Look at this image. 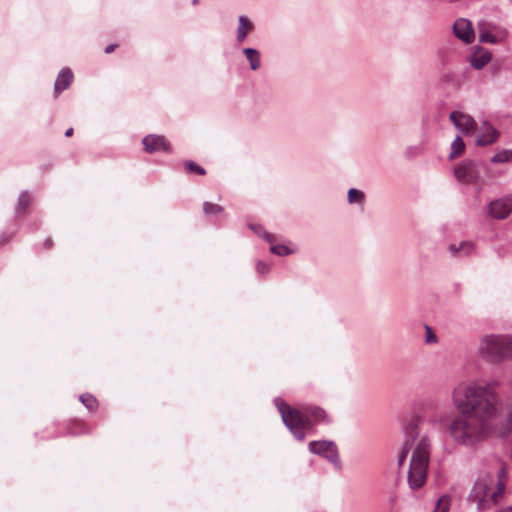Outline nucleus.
<instances>
[{"mask_svg": "<svg viewBox=\"0 0 512 512\" xmlns=\"http://www.w3.org/2000/svg\"><path fill=\"white\" fill-rule=\"evenodd\" d=\"M451 506V498L449 495H442L437 503L433 512H448Z\"/></svg>", "mask_w": 512, "mask_h": 512, "instance_id": "obj_23", "label": "nucleus"}, {"mask_svg": "<svg viewBox=\"0 0 512 512\" xmlns=\"http://www.w3.org/2000/svg\"><path fill=\"white\" fill-rule=\"evenodd\" d=\"M491 59V52L478 46L475 51L468 56L467 61L473 69L482 70Z\"/></svg>", "mask_w": 512, "mask_h": 512, "instance_id": "obj_14", "label": "nucleus"}, {"mask_svg": "<svg viewBox=\"0 0 512 512\" xmlns=\"http://www.w3.org/2000/svg\"><path fill=\"white\" fill-rule=\"evenodd\" d=\"M448 250L454 257H461L462 256V243L457 244H450L448 246Z\"/></svg>", "mask_w": 512, "mask_h": 512, "instance_id": "obj_29", "label": "nucleus"}, {"mask_svg": "<svg viewBox=\"0 0 512 512\" xmlns=\"http://www.w3.org/2000/svg\"><path fill=\"white\" fill-rule=\"evenodd\" d=\"M184 166H185L186 170H188L189 172H193V173H196L198 175H205L206 174L205 169L203 167H201L200 165L196 164L193 161H186L184 163Z\"/></svg>", "mask_w": 512, "mask_h": 512, "instance_id": "obj_27", "label": "nucleus"}, {"mask_svg": "<svg viewBox=\"0 0 512 512\" xmlns=\"http://www.w3.org/2000/svg\"><path fill=\"white\" fill-rule=\"evenodd\" d=\"M142 143L144 145V150L148 153L159 151L171 152L169 143L160 135H147L143 138Z\"/></svg>", "mask_w": 512, "mask_h": 512, "instance_id": "obj_13", "label": "nucleus"}, {"mask_svg": "<svg viewBox=\"0 0 512 512\" xmlns=\"http://www.w3.org/2000/svg\"><path fill=\"white\" fill-rule=\"evenodd\" d=\"M490 161L492 163H506V162H512V150H501L497 153H495Z\"/></svg>", "mask_w": 512, "mask_h": 512, "instance_id": "obj_21", "label": "nucleus"}, {"mask_svg": "<svg viewBox=\"0 0 512 512\" xmlns=\"http://www.w3.org/2000/svg\"><path fill=\"white\" fill-rule=\"evenodd\" d=\"M483 169L484 165L482 162L466 159L455 167L454 176L461 183H478Z\"/></svg>", "mask_w": 512, "mask_h": 512, "instance_id": "obj_7", "label": "nucleus"}, {"mask_svg": "<svg viewBox=\"0 0 512 512\" xmlns=\"http://www.w3.org/2000/svg\"><path fill=\"white\" fill-rule=\"evenodd\" d=\"M462 256H468L474 251V244L470 241H462Z\"/></svg>", "mask_w": 512, "mask_h": 512, "instance_id": "obj_30", "label": "nucleus"}, {"mask_svg": "<svg viewBox=\"0 0 512 512\" xmlns=\"http://www.w3.org/2000/svg\"><path fill=\"white\" fill-rule=\"evenodd\" d=\"M73 134V128H68L65 132L66 137H70Z\"/></svg>", "mask_w": 512, "mask_h": 512, "instance_id": "obj_36", "label": "nucleus"}, {"mask_svg": "<svg viewBox=\"0 0 512 512\" xmlns=\"http://www.w3.org/2000/svg\"><path fill=\"white\" fill-rule=\"evenodd\" d=\"M509 1H510V3L512 4V0H509Z\"/></svg>", "mask_w": 512, "mask_h": 512, "instance_id": "obj_40", "label": "nucleus"}, {"mask_svg": "<svg viewBox=\"0 0 512 512\" xmlns=\"http://www.w3.org/2000/svg\"><path fill=\"white\" fill-rule=\"evenodd\" d=\"M249 228L259 237L263 238L265 241L272 243L273 236L267 232L262 225L259 224H250Z\"/></svg>", "mask_w": 512, "mask_h": 512, "instance_id": "obj_22", "label": "nucleus"}, {"mask_svg": "<svg viewBox=\"0 0 512 512\" xmlns=\"http://www.w3.org/2000/svg\"><path fill=\"white\" fill-rule=\"evenodd\" d=\"M270 251L278 256H287L292 253L291 249L283 244L271 245Z\"/></svg>", "mask_w": 512, "mask_h": 512, "instance_id": "obj_26", "label": "nucleus"}, {"mask_svg": "<svg viewBox=\"0 0 512 512\" xmlns=\"http://www.w3.org/2000/svg\"><path fill=\"white\" fill-rule=\"evenodd\" d=\"M425 341L428 344L437 343L438 338L429 325H425Z\"/></svg>", "mask_w": 512, "mask_h": 512, "instance_id": "obj_28", "label": "nucleus"}, {"mask_svg": "<svg viewBox=\"0 0 512 512\" xmlns=\"http://www.w3.org/2000/svg\"><path fill=\"white\" fill-rule=\"evenodd\" d=\"M256 268L260 274H266L270 270V266L263 261H258Z\"/></svg>", "mask_w": 512, "mask_h": 512, "instance_id": "obj_31", "label": "nucleus"}, {"mask_svg": "<svg viewBox=\"0 0 512 512\" xmlns=\"http://www.w3.org/2000/svg\"><path fill=\"white\" fill-rule=\"evenodd\" d=\"M452 400L459 414L449 424L453 441L473 447L487 436V422L498 415L494 384L487 382L461 383L454 388Z\"/></svg>", "mask_w": 512, "mask_h": 512, "instance_id": "obj_1", "label": "nucleus"}, {"mask_svg": "<svg viewBox=\"0 0 512 512\" xmlns=\"http://www.w3.org/2000/svg\"><path fill=\"white\" fill-rule=\"evenodd\" d=\"M203 211L207 215H209V214H218V213H221L223 211V207L218 205V204H214V203L205 201L203 203Z\"/></svg>", "mask_w": 512, "mask_h": 512, "instance_id": "obj_25", "label": "nucleus"}, {"mask_svg": "<svg viewBox=\"0 0 512 512\" xmlns=\"http://www.w3.org/2000/svg\"><path fill=\"white\" fill-rule=\"evenodd\" d=\"M79 400L89 410H94L97 407V399L89 393L80 395Z\"/></svg>", "mask_w": 512, "mask_h": 512, "instance_id": "obj_24", "label": "nucleus"}, {"mask_svg": "<svg viewBox=\"0 0 512 512\" xmlns=\"http://www.w3.org/2000/svg\"><path fill=\"white\" fill-rule=\"evenodd\" d=\"M478 133L475 139V145L478 147H486L494 144L499 138V131L487 120L481 122L477 129Z\"/></svg>", "mask_w": 512, "mask_h": 512, "instance_id": "obj_11", "label": "nucleus"}, {"mask_svg": "<svg viewBox=\"0 0 512 512\" xmlns=\"http://www.w3.org/2000/svg\"><path fill=\"white\" fill-rule=\"evenodd\" d=\"M365 199V194L363 191L358 190L356 188H350L347 194V200L349 204H362Z\"/></svg>", "mask_w": 512, "mask_h": 512, "instance_id": "obj_20", "label": "nucleus"}, {"mask_svg": "<svg viewBox=\"0 0 512 512\" xmlns=\"http://www.w3.org/2000/svg\"><path fill=\"white\" fill-rule=\"evenodd\" d=\"M73 80V73L69 68H63L58 74L54 84V94L58 96L62 91L67 89Z\"/></svg>", "mask_w": 512, "mask_h": 512, "instance_id": "obj_15", "label": "nucleus"}, {"mask_svg": "<svg viewBox=\"0 0 512 512\" xmlns=\"http://www.w3.org/2000/svg\"><path fill=\"white\" fill-rule=\"evenodd\" d=\"M404 440L398 456L401 467L411 452L407 481L412 490L420 489L427 480L431 457V439L423 433L416 421H410L403 428Z\"/></svg>", "mask_w": 512, "mask_h": 512, "instance_id": "obj_2", "label": "nucleus"}, {"mask_svg": "<svg viewBox=\"0 0 512 512\" xmlns=\"http://www.w3.org/2000/svg\"><path fill=\"white\" fill-rule=\"evenodd\" d=\"M53 242H52V239L51 238H46L43 242V246L46 248V249H49L51 246H52Z\"/></svg>", "mask_w": 512, "mask_h": 512, "instance_id": "obj_34", "label": "nucleus"}, {"mask_svg": "<svg viewBox=\"0 0 512 512\" xmlns=\"http://www.w3.org/2000/svg\"><path fill=\"white\" fill-rule=\"evenodd\" d=\"M512 212V195L504 196L488 204V215L492 219L503 220Z\"/></svg>", "mask_w": 512, "mask_h": 512, "instance_id": "obj_9", "label": "nucleus"}, {"mask_svg": "<svg viewBox=\"0 0 512 512\" xmlns=\"http://www.w3.org/2000/svg\"><path fill=\"white\" fill-rule=\"evenodd\" d=\"M198 3V0H192V4L196 5Z\"/></svg>", "mask_w": 512, "mask_h": 512, "instance_id": "obj_39", "label": "nucleus"}, {"mask_svg": "<svg viewBox=\"0 0 512 512\" xmlns=\"http://www.w3.org/2000/svg\"><path fill=\"white\" fill-rule=\"evenodd\" d=\"M441 421H442V417H440L439 419L436 417L431 419V422H433V423H437V422H441Z\"/></svg>", "mask_w": 512, "mask_h": 512, "instance_id": "obj_38", "label": "nucleus"}, {"mask_svg": "<svg viewBox=\"0 0 512 512\" xmlns=\"http://www.w3.org/2000/svg\"><path fill=\"white\" fill-rule=\"evenodd\" d=\"M477 31L480 43L492 45L504 43L509 35L506 27L484 19L477 23Z\"/></svg>", "mask_w": 512, "mask_h": 512, "instance_id": "obj_6", "label": "nucleus"}, {"mask_svg": "<svg viewBox=\"0 0 512 512\" xmlns=\"http://www.w3.org/2000/svg\"><path fill=\"white\" fill-rule=\"evenodd\" d=\"M243 54L246 56V59L249 62V66L251 70L256 71L261 66V57L260 53L255 48H244Z\"/></svg>", "mask_w": 512, "mask_h": 512, "instance_id": "obj_17", "label": "nucleus"}, {"mask_svg": "<svg viewBox=\"0 0 512 512\" xmlns=\"http://www.w3.org/2000/svg\"><path fill=\"white\" fill-rule=\"evenodd\" d=\"M116 46H117L116 44H110V45H108V46L105 48V53H107V54H108V53H111L112 51H114V49H115V47H116Z\"/></svg>", "mask_w": 512, "mask_h": 512, "instance_id": "obj_35", "label": "nucleus"}, {"mask_svg": "<svg viewBox=\"0 0 512 512\" xmlns=\"http://www.w3.org/2000/svg\"><path fill=\"white\" fill-rule=\"evenodd\" d=\"M507 422V432H510L512 430V412L507 416L506 418Z\"/></svg>", "mask_w": 512, "mask_h": 512, "instance_id": "obj_33", "label": "nucleus"}, {"mask_svg": "<svg viewBox=\"0 0 512 512\" xmlns=\"http://www.w3.org/2000/svg\"><path fill=\"white\" fill-rule=\"evenodd\" d=\"M13 236H14L13 234H9V235L1 234L0 235V244L3 245V244L10 242L12 240Z\"/></svg>", "mask_w": 512, "mask_h": 512, "instance_id": "obj_32", "label": "nucleus"}, {"mask_svg": "<svg viewBox=\"0 0 512 512\" xmlns=\"http://www.w3.org/2000/svg\"><path fill=\"white\" fill-rule=\"evenodd\" d=\"M454 35L466 44H470L475 39V30L470 20L459 18L453 25Z\"/></svg>", "mask_w": 512, "mask_h": 512, "instance_id": "obj_12", "label": "nucleus"}, {"mask_svg": "<svg viewBox=\"0 0 512 512\" xmlns=\"http://www.w3.org/2000/svg\"><path fill=\"white\" fill-rule=\"evenodd\" d=\"M479 354L487 362L498 364L512 360V337L502 334H488L479 342Z\"/></svg>", "mask_w": 512, "mask_h": 512, "instance_id": "obj_4", "label": "nucleus"}, {"mask_svg": "<svg viewBox=\"0 0 512 512\" xmlns=\"http://www.w3.org/2000/svg\"><path fill=\"white\" fill-rule=\"evenodd\" d=\"M465 151V142L460 136H456V138L452 141L450 147L449 159H455L461 156Z\"/></svg>", "mask_w": 512, "mask_h": 512, "instance_id": "obj_18", "label": "nucleus"}, {"mask_svg": "<svg viewBox=\"0 0 512 512\" xmlns=\"http://www.w3.org/2000/svg\"><path fill=\"white\" fill-rule=\"evenodd\" d=\"M274 404L281 415L282 422L298 441H303L306 432L313 431L316 424L331 422L326 411L317 406H304L297 409L288 405L280 397L274 399Z\"/></svg>", "mask_w": 512, "mask_h": 512, "instance_id": "obj_3", "label": "nucleus"}, {"mask_svg": "<svg viewBox=\"0 0 512 512\" xmlns=\"http://www.w3.org/2000/svg\"><path fill=\"white\" fill-rule=\"evenodd\" d=\"M493 480L490 477H479L469 495L468 501L476 503L477 511L482 512L498 504L499 497L504 494L505 484L499 482L496 490H492Z\"/></svg>", "mask_w": 512, "mask_h": 512, "instance_id": "obj_5", "label": "nucleus"}, {"mask_svg": "<svg viewBox=\"0 0 512 512\" xmlns=\"http://www.w3.org/2000/svg\"><path fill=\"white\" fill-rule=\"evenodd\" d=\"M254 28L253 23L248 19L246 16H239L238 18V28H237V35L236 39L239 43L243 42L248 33L252 31Z\"/></svg>", "mask_w": 512, "mask_h": 512, "instance_id": "obj_16", "label": "nucleus"}, {"mask_svg": "<svg viewBox=\"0 0 512 512\" xmlns=\"http://www.w3.org/2000/svg\"><path fill=\"white\" fill-rule=\"evenodd\" d=\"M30 203H31V198H30L28 192L21 191L18 196L17 204L15 207L16 214L20 215L21 213H23L25 211V209L30 205Z\"/></svg>", "mask_w": 512, "mask_h": 512, "instance_id": "obj_19", "label": "nucleus"}, {"mask_svg": "<svg viewBox=\"0 0 512 512\" xmlns=\"http://www.w3.org/2000/svg\"><path fill=\"white\" fill-rule=\"evenodd\" d=\"M309 451L326 458L335 467H341V461L336 444L333 441L318 440L309 443Z\"/></svg>", "mask_w": 512, "mask_h": 512, "instance_id": "obj_8", "label": "nucleus"}, {"mask_svg": "<svg viewBox=\"0 0 512 512\" xmlns=\"http://www.w3.org/2000/svg\"><path fill=\"white\" fill-rule=\"evenodd\" d=\"M498 512H512V507H506L504 509L499 510Z\"/></svg>", "mask_w": 512, "mask_h": 512, "instance_id": "obj_37", "label": "nucleus"}, {"mask_svg": "<svg viewBox=\"0 0 512 512\" xmlns=\"http://www.w3.org/2000/svg\"><path fill=\"white\" fill-rule=\"evenodd\" d=\"M449 119L455 128L464 135H471L477 130V122L469 114L453 111L450 113Z\"/></svg>", "mask_w": 512, "mask_h": 512, "instance_id": "obj_10", "label": "nucleus"}]
</instances>
